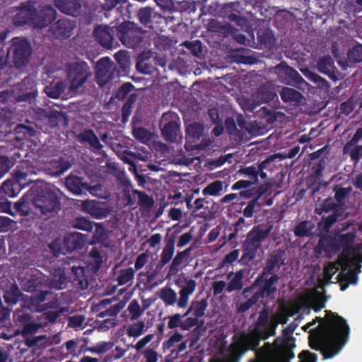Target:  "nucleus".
Returning <instances> with one entry per match:
<instances>
[{
  "instance_id": "47",
  "label": "nucleus",
  "mask_w": 362,
  "mask_h": 362,
  "mask_svg": "<svg viewBox=\"0 0 362 362\" xmlns=\"http://www.w3.org/2000/svg\"><path fill=\"white\" fill-rule=\"evenodd\" d=\"M277 114L273 107L267 106L262 107L258 111L259 116L264 118L269 124H272L276 121Z\"/></svg>"
},
{
  "instance_id": "48",
  "label": "nucleus",
  "mask_w": 362,
  "mask_h": 362,
  "mask_svg": "<svg viewBox=\"0 0 362 362\" xmlns=\"http://www.w3.org/2000/svg\"><path fill=\"white\" fill-rule=\"evenodd\" d=\"M135 272L132 267L121 269L117 277L118 285L122 286L131 281L134 276Z\"/></svg>"
},
{
  "instance_id": "59",
  "label": "nucleus",
  "mask_w": 362,
  "mask_h": 362,
  "mask_svg": "<svg viewBox=\"0 0 362 362\" xmlns=\"http://www.w3.org/2000/svg\"><path fill=\"white\" fill-rule=\"evenodd\" d=\"M182 45L187 49L194 56H199L202 51V44L200 40L185 41Z\"/></svg>"
},
{
  "instance_id": "51",
  "label": "nucleus",
  "mask_w": 362,
  "mask_h": 362,
  "mask_svg": "<svg viewBox=\"0 0 362 362\" xmlns=\"http://www.w3.org/2000/svg\"><path fill=\"white\" fill-rule=\"evenodd\" d=\"M257 40L262 45L267 47L274 43V35L269 29L261 30L257 32Z\"/></svg>"
},
{
  "instance_id": "6",
  "label": "nucleus",
  "mask_w": 362,
  "mask_h": 362,
  "mask_svg": "<svg viewBox=\"0 0 362 362\" xmlns=\"http://www.w3.org/2000/svg\"><path fill=\"white\" fill-rule=\"evenodd\" d=\"M48 278L39 271L30 276L24 283V291L31 293L30 296L24 295V308L30 310L31 306L37 307L47 299L51 292L47 290Z\"/></svg>"
},
{
  "instance_id": "29",
  "label": "nucleus",
  "mask_w": 362,
  "mask_h": 362,
  "mask_svg": "<svg viewBox=\"0 0 362 362\" xmlns=\"http://www.w3.org/2000/svg\"><path fill=\"white\" fill-rule=\"evenodd\" d=\"M180 133V125L178 122L171 120L167 122L161 129V134L166 141L176 142Z\"/></svg>"
},
{
  "instance_id": "39",
  "label": "nucleus",
  "mask_w": 362,
  "mask_h": 362,
  "mask_svg": "<svg viewBox=\"0 0 362 362\" xmlns=\"http://www.w3.org/2000/svg\"><path fill=\"white\" fill-rule=\"evenodd\" d=\"M314 224L308 221L298 223L293 230L296 237H310L312 235Z\"/></svg>"
},
{
  "instance_id": "42",
  "label": "nucleus",
  "mask_w": 362,
  "mask_h": 362,
  "mask_svg": "<svg viewBox=\"0 0 362 362\" xmlns=\"http://www.w3.org/2000/svg\"><path fill=\"white\" fill-rule=\"evenodd\" d=\"M66 89V85L64 81H58L54 84L46 86L45 92L49 98L57 99Z\"/></svg>"
},
{
  "instance_id": "2",
  "label": "nucleus",
  "mask_w": 362,
  "mask_h": 362,
  "mask_svg": "<svg viewBox=\"0 0 362 362\" xmlns=\"http://www.w3.org/2000/svg\"><path fill=\"white\" fill-rule=\"evenodd\" d=\"M31 202L41 215L50 218L61 209V202L57 194L47 187L39 186L36 182L24 194V207L25 203Z\"/></svg>"
},
{
  "instance_id": "17",
  "label": "nucleus",
  "mask_w": 362,
  "mask_h": 362,
  "mask_svg": "<svg viewBox=\"0 0 362 362\" xmlns=\"http://www.w3.org/2000/svg\"><path fill=\"white\" fill-rule=\"evenodd\" d=\"M114 63L109 57L101 58L97 63L95 77L99 84L103 85L113 79Z\"/></svg>"
},
{
  "instance_id": "20",
  "label": "nucleus",
  "mask_w": 362,
  "mask_h": 362,
  "mask_svg": "<svg viewBox=\"0 0 362 362\" xmlns=\"http://www.w3.org/2000/svg\"><path fill=\"white\" fill-rule=\"evenodd\" d=\"M28 315L24 314V344L28 347L38 346L42 341L46 339L45 336H38L35 337H27L26 335L36 333L42 325L36 322L26 323Z\"/></svg>"
},
{
  "instance_id": "14",
  "label": "nucleus",
  "mask_w": 362,
  "mask_h": 362,
  "mask_svg": "<svg viewBox=\"0 0 362 362\" xmlns=\"http://www.w3.org/2000/svg\"><path fill=\"white\" fill-rule=\"evenodd\" d=\"M116 28L117 26L98 25L93 30V37L102 47L111 49L117 37Z\"/></svg>"
},
{
  "instance_id": "33",
  "label": "nucleus",
  "mask_w": 362,
  "mask_h": 362,
  "mask_svg": "<svg viewBox=\"0 0 362 362\" xmlns=\"http://www.w3.org/2000/svg\"><path fill=\"white\" fill-rule=\"evenodd\" d=\"M78 139L81 143H88L90 147L95 150H100L103 147L92 129H85L81 132L78 135Z\"/></svg>"
},
{
  "instance_id": "60",
  "label": "nucleus",
  "mask_w": 362,
  "mask_h": 362,
  "mask_svg": "<svg viewBox=\"0 0 362 362\" xmlns=\"http://www.w3.org/2000/svg\"><path fill=\"white\" fill-rule=\"evenodd\" d=\"M133 136L141 143H146L151 139V133L144 127H138L133 130Z\"/></svg>"
},
{
  "instance_id": "3",
  "label": "nucleus",
  "mask_w": 362,
  "mask_h": 362,
  "mask_svg": "<svg viewBox=\"0 0 362 362\" xmlns=\"http://www.w3.org/2000/svg\"><path fill=\"white\" fill-rule=\"evenodd\" d=\"M273 225L264 228L262 225L254 226L247 234L242 245L243 255L238 262L243 266L248 265L256 257L262 243L269 235Z\"/></svg>"
},
{
  "instance_id": "4",
  "label": "nucleus",
  "mask_w": 362,
  "mask_h": 362,
  "mask_svg": "<svg viewBox=\"0 0 362 362\" xmlns=\"http://www.w3.org/2000/svg\"><path fill=\"white\" fill-rule=\"evenodd\" d=\"M278 325L276 321L272 320L262 332L252 331L251 335L245 336L240 341L230 344L228 351H231L240 361L243 354L248 350H257L260 340H266L276 334Z\"/></svg>"
},
{
  "instance_id": "9",
  "label": "nucleus",
  "mask_w": 362,
  "mask_h": 362,
  "mask_svg": "<svg viewBox=\"0 0 362 362\" xmlns=\"http://www.w3.org/2000/svg\"><path fill=\"white\" fill-rule=\"evenodd\" d=\"M297 325L293 322L290 323L283 329L281 336L277 337L273 343H270L272 350L289 362L295 357V338L292 335Z\"/></svg>"
},
{
  "instance_id": "7",
  "label": "nucleus",
  "mask_w": 362,
  "mask_h": 362,
  "mask_svg": "<svg viewBox=\"0 0 362 362\" xmlns=\"http://www.w3.org/2000/svg\"><path fill=\"white\" fill-rule=\"evenodd\" d=\"M279 280V275H271L268 279L258 284V289L253 291L248 298H245V301L236 303V311L238 313H245L259 302L262 303L265 296L270 297L276 293L277 290L276 284Z\"/></svg>"
},
{
  "instance_id": "11",
  "label": "nucleus",
  "mask_w": 362,
  "mask_h": 362,
  "mask_svg": "<svg viewBox=\"0 0 362 362\" xmlns=\"http://www.w3.org/2000/svg\"><path fill=\"white\" fill-rule=\"evenodd\" d=\"M91 75L90 67L86 62L81 61L69 64L66 73L69 91H77Z\"/></svg>"
},
{
  "instance_id": "61",
  "label": "nucleus",
  "mask_w": 362,
  "mask_h": 362,
  "mask_svg": "<svg viewBox=\"0 0 362 362\" xmlns=\"http://www.w3.org/2000/svg\"><path fill=\"white\" fill-rule=\"evenodd\" d=\"M337 268L333 263L325 265L323 270V284L327 285L331 283V279L337 272Z\"/></svg>"
},
{
  "instance_id": "46",
  "label": "nucleus",
  "mask_w": 362,
  "mask_h": 362,
  "mask_svg": "<svg viewBox=\"0 0 362 362\" xmlns=\"http://www.w3.org/2000/svg\"><path fill=\"white\" fill-rule=\"evenodd\" d=\"M269 313L268 308H264L259 313L257 322L255 324L254 331L262 332L271 322H269Z\"/></svg>"
},
{
  "instance_id": "13",
  "label": "nucleus",
  "mask_w": 362,
  "mask_h": 362,
  "mask_svg": "<svg viewBox=\"0 0 362 362\" xmlns=\"http://www.w3.org/2000/svg\"><path fill=\"white\" fill-rule=\"evenodd\" d=\"M37 93V88H32L30 92L24 91V103H28L30 105L28 108L25 110L26 105L24 104V114L28 115L35 120L34 122H45L49 112L45 109L33 106L35 103Z\"/></svg>"
},
{
  "instance_id": "19",
  "label": "nucleus",
  "mask_w": 362,
  "mask_h": 362,
  "mask_svg": "<svg viewBox=\"0 0 362 362\" xmlns=\"http://www.w3.org/2000/svg\"><path fill=\"white\" fill-rule=\"evenodd\" d=\"M112 303L111 299L105 298L100 300L97 303H94L91 307L92 312L99 313L97 315L98 317L103 318L105 317H115L118 315L120 312L123 305L119 303L112 305H110L108 308H106L108 305Z\"/></svg>"
},
{
  "instance_id": "43",
  "label": "nucleus",
  "mask_w": 362,
  "mask_h": 362,
  "mask_svg": "<svg viewBox=\"0 0 362 362\" xmlns=\"http://www.w3.org/2000/svg\"><path fill=\"white\" fill-rule=\"evenodd\" d=\"M159 297L166 306L173 305L177 300L176 292L168 287H164L160 290Z\"/></svg>"
},
{
  "instance_id": "36",
  "label": "nucleus",
  "mask_w": 362,
  "mask_h": 362,
  "mask_svg": "<svg viewBox=\"0 0 362 362\" xmlns=\"http://www.w3.org/2000/svg\"><path fill=\"white\" fill-rule=\"evenodd\" d=\"M203 126L199 123L194 122L186 128V140L188 142H196L203 134Z\"/></svg>"
},
{
  "instance_id": "44",
  "label": "nucleus",
  "mask_w": 362,
  "mask_h": 362,
  "mask_svg": "<svg viewBox=\"0 0 362 362\" xmlns=\"http://www.w3.org/2000/svg\"><path fill=\"white\" fill-rule=\"evenodd\" d=\"M94 223L85 217H76L71 221V226L81 230L90 232L94 226Z\"/></svg>"
},
{
  "instance_id": "32",
  "label": "nucleus",
  "mask_w": 362,
  "mask_h": 362,
  "mask_svg": "<svg viewBox=\"0 0 362 362\" xmlns=\"http://www.w3.org/2000/svg\"><path fill=\"white\" fill-rule=\"evenodd\" d=\"M244 271L243 269H240L235 273L233 272H230L228 274V279H230L232 276L233 277L231 279V280L229 281L227 287H226V291L228 293H231L235 291H240L243 290V277H244Z\"/></svg>"
},
{
  "instance_id": "63",
  "label": "nucleus",
  "mask_w": 362,
  "mask_h": 362,
  "mask_svg": "<svg viewBox=\"0 0 362 362\" xmlns=\"http://www.w3.org/2000/svg\"><path fill=\"white\" fill-rule=\"evenodd\" d=\"M134 85L130 82L122 84L116 92V98L118 100H124L134 89Z\"/></svg>"
},
{
  "instance_id": "55",
  "label": "nucleus",
  "mask_w": 362,
  "mask_h": 362,
  "mask_svg": "<svg viewBox=\"0 0 362 362\" xmlns=\"http://www.w3.org/2000/svg\"><path fill=\"white\" fill-rule=\"evenodd\" d=\"M192 306H194L193 309V316L197 317V318L202 317L204 315L205 311L208 307V301L206 299L204 298L201 300L198 301H192L191 303Z\"/></svg>"
},
{
  "instance_id": "16",
  "label": "nucleus",
  "mask_w": 362,
  "mask_h": 362,
  "mask_svg": "<svg viewBox=\"0 0 362 362\" xmlns=\"http://www.w3.org/2000/svg\"><path fill=\"white\" fill-rule=\"evenodd\" d=\"M275 70L281 81L286 84L296 86L300 85L304 82L301 75L295 69L289 66L284 62H281L276 65Z\"/></svg>"
},
{
  "instance_id": "1",
  "label": "nucleus",
  "mask_w": 362,
  "mask_h": 362,
  "mask_svg": "<svg viewBox=\"0 0 362 362\" xmlns=\"http://www.w3.org/2000/svg\"><path fill=\"white\" fill-rule=\"evenodd\" d=\"M317 322L319 325L309 330V346L320 351L324 360L332 358L340 353L348 341L349 326L343 317L331 310H325L324 317H316L305 327H310Z\"/></svg>"
},
{
  "instance_id": "27",
  "label": "nucleus",
  "mask_w": 362,
  "mask_h": 362,
  "mask_svg": "<svg viewBox=\"0 0 362 362\" xmlns=\"http://www.w3.org/2000/svg\"><path fill=\"white\" fill-rule=\"evenodd\" d=\"M279 93L281 100L285 103H290L294 106L299 105L302 103L303 99V94L294 88L284 87Z\"/></svg>"
},
{
  "instance_id": "5",
  "label": "nucleus",
  "mask_w": 362,
  "mask_h": 362,
  "mask_svg": "<svg viewBox=\"0 0 362 362\" xmlns=\"http://www.w3.org/2000/svg\"><path fill=\"white\" fill-rule=\"evenodd\" d=\"M356 231H349L346 233H337L333 236H326L320 238L319 247L325 251L326 255L336 254L341 249V255L348 262H351L349 256L354 252L352 245L356 238Z\"/></svg>"
},
{
  "instance_id": "12",
  "label": "nucleus",
  "mask_w": 362,
  "mask_h": 362,
  "mask_svg": "<svg viewBox=\"0 0 362 362\" xmlns=\"http://www.w3.org/2000/svg\"><path fill=\"white\" fill-rule=\"evenodd\" d=\"M76 26L77 23L75 20L63 17L52 23L49 31L55 39L63 40L70 38L74 35Z\"/></svg>"
},
{
  "instance_id": "40",
  "label": "nucleus",
  "mask_w": 362,
  "mask_h": 362,
  "mask_svg": "<svg viewBox=\"0 0 362 362\" xmlns=\"http://www.w3.org/2000/svg\"><path fill=\"white\" fill-rule=\"evenodd\" d=\"M333 191L334 192V200L340 207L344 210L346 203V199L351 192V187H343L339 185L334 186Z\"/></svg>"
},
{
  "instance_id": "64",
  "label": "nucleus",
  "mask_w": 362,
  "mask_h": 362,
  "mask_svg": "<svg viewBox=\"0 0 362 362\" xmlns=\"http://www.w3.org/2000/svg\"><path fill=\"white\" fill-rule=\"evenodd\" d=\"M299 362H317V355L309 350H303L298 356Z\"/></svg>"
},
{
  "instance_id": "8",
  "label": "nucleus",
  "mask_w": 362,
  "mask_h": 362,
  "mask_svg": "<svg viewBox=\"0 0 362 362\" xmlns=\"http://www.w3.org/2000/svg\"><path fill=\"white\" fill-rule=\"evenodd\" d=\"M24 25L30 24L35 28H45L56 20L57 11L51 6H43L39 9L30 8L24 3Z\"/></svg>"
},
{
  "instance_id": "26",
  "label": "nucleus",
  "mask_w": 362,
  "mask_h": 362,
  "mask_svg": "<svg viewBox=\"0 0 362 362\" xmlns=\"http://www.w3.org/2000/svg\"><path fill=\"white\" fill-rule=\"evenodd\" d=\"M65 185L70 192L76 195L82 194L83 189H88V185L83 177L73 175L66 177Z\"/></svg>"
},
{
  "instance_id": "28",
  "label": "nucleus",
  "mask_w": 362,
  "mask_h": 362,
  "mask_svg": "<svg viewBox=\"0 0 362 362\" xmlns=\"http://www.w3.org/2000/svg\"><path fill=\"white\" fill-rule=\"evenodd\" d=\"M318 71L329 76L331 79H335V70L334 62L331 56L326 55L320 58L317 62Z\"/></svg>"
},
{
  "instance_id": "23",
  "label": "nucleus",
  "mask_w": 362,
  "mask_h": 362,
  "mask_svg": "<svg viewBox=\"0 0 362 362\" xmlns=\"http://www.w3.org/2000/svg\"><path fill=\"white\" fill-rule=\"evenodd\" d=\"M193 249L194 247L191 245L187 249L177 252L169 266L168 276L170 277L177 275L179 272L185 267V263L187 261L188 257Z\"/></svg>"
},
{
  "instance_id": "57",
  "label": "nucleus",
  "mask_w": 362,
  "mask_h": 362,
  "mask_svg": "<svg viewBox=\"0 0 362 362\" xmlns=\"http://www.w3.org/2000/svg\"><path fill=\"white\" fill-rule=\"evenodd\" d=\"M343 211L332 212L327 216H322L321 224L325 231H328L329 228L335 223L338 218L342 215Z\"/></svg>"
},
{
  "instance_id": "45",
  "label": "nucleus",
  "mask_w": 362,
  "mask_h": 362,
  "mask_svg": "<svg viewBox=\"0 0 362 362\" xmlns=\"http://www.w3.org/2000/svg\"><path fill=\"white\" fill-rule=\"evenodd\" d=\"M68 310L69 308L67 307H62L57 310H45L42 315V319L45 320V325H47V323L54 324L62 313L68 312Z\"/></svg>"
},
{
  "instance_id": "25",
  "label": "nucleus",
  "mask_w": 362,
  "mask_h": 362,
  "mask_svg": "<svg viewBox=\"0 0 362 362\" xmlns=\"http://www.w3.org/2000/svg\"><path fill=\"white\" fill-rule=\"evenodd\" d=\"M84 244V236L78 232L68 233L64 238V248L69 253H71L77 249L82 248Z\"/></svg>"
},
{
  "instance_id": "62",
  "label": "nucleus",
  "mask_w": 362,
  "mask_h": 362,
  "mask_svg": "<svg viewBox=\"0 0 362 362\" xmlns=\"http://www.w3.org/2000/svg\"><path fill=\"white\" fill-rule=\"evenodd\" d=\"M133 193L138 195L139 204L141 207H151L153 204V200L146 192L139 190H134Z\"/></svg>"
},
{
  "instance_id": "58",
  "label": "nucleus",
  "mask_w": 362,
  "mask_h": 362,
  "mask_svg": "<svg viewBox=\"0 0 362 362\" xmlns=\"http://www.w3.org/2000/svg\"><path fill=\"white\" fill-rule=\"evenodd\" d=\"M348 59L351 62H362V45L357 44L349 49L347 53Z\"/></svg>"
},
{
  "instance_id": "56",
  "label": "nucleus",
  "mask_w": 362,
  "mask_h": 362,
  "mask_svg": "<svg viewBox=\"0 0 362 362\" xmlns=\"http://www.w3.org/2000/svg\"><path fill=\"white\" fill-rule=\"evenodd\" d=\"M115 59L123 72H127L130 68V59L124 52L119 51L115 54Z\"/></svg>"
},
{
  "instance_id": "37",
  "label": "nucleus",
  "mask_w": 362,
  "mask_h": 362,
  "mask_svg": "<svg viewBox=\"0 0 362 362\" xmlns=\"http://www.w3.org/2000/svg\"><path fill=\"white\" fill-rule=\"evenodd\" d=\"M344 210L340 207L339 204L337 203L332 197H328L325 199L322 204L320 208H316L315 212L318 215H322V213H328L330 211L337 212V211H343Z\"/></svg>"
},
{
  "instance_id": "49",
  "label": "nucleus",
  "mask_w": 362,
  "mask_h": 362,
  "mask_svg": "<svg viewBox=\"0 0 362 362\" xmlns=\"http://www.w3.org/2000/svg\"><path fill=\"white\" fill-rule=\"evenodd\" d=\"M223 190V182L221 180H216L209 184L202 190L204 195L218 196Z\"/></svg>"
},
{
  "instance_id": "30",
  "label": "nucleus",
  "mask_w": 362,
  "mask_h": 362,
  "mask_svg": "<svg viewBox=\"0 0 362 362\" xmlns=\"http://www.w3.org/2000/svg\"><path fill=\"white\" fill-rule=\"evenodd\" d=\"M277 98L276 93L273 85L270 83L262 84L257 91V99L260 103H269Z\"/></svg>"
},
{
  "instance_id": "34",
  "label": "nucleus",
  "mask_w": 362,
  "mask_h": 362,
  "mask_svg": "<svg viewBox=\"0 0 362 362\" xmlns=\"http://www.w3.org/2000/svg\"><path fill=\"white\" fill-rule=\"evenodd\" d=\"M284 264V259H283V255L279 252L270 256L264 267L266 271L269 272L271 275H277L276 272H278Z\"/></svg>"
},
{
  "instance_id": "22",
  "label": "nucleus",
  "mask_w": 362,
  "mask_h": 362,
  "mask_svg": "<svg viewBox=\"0 0 362 362\" xmlns=\"http://www.w3.org/2000/svg\"><path fill=\"white\" fill-rule=\"evenodd\" d=\"M58 10L68 16L77 17L82 12V0H54Z\"/></svg>"
},
{
  "instance_id": "52",
  "label": "nucleus",
  "mask_w": 362,
  "mask_h": 362,
  "mask_svg": "<svg viewBox=\"0 0 362 362\" xmlns=\"http://www.w3.org/2000/svg\"><path fill=\"white\" fill-rule=\"evenodd\" d=\"M146 331L144 321H138L131 325L127 330V334L130 337H139Z\"/></svg>"
},
{
  "instance_id": "18",
  "label": "nucleus",
  "mask_w": 362,
  "mask_h": 362,
  "mask_svg": "<svg viewBox=\"0 0 362 362\" xmlns=\"http://www.w3.org/2000/svg\"><path fill=\"white\" fill-rule=\"evenodd\" d=\"M83 211L90 214L96 219L107 218L110 214V210L102 202L94 200H85L81 203Z\"/></svg>"
},
{
  "instance_id": "35",
  "label": "nucleus",
  "mask_w": 362,
  "mask_h": 362,
  "mask_svg": "<svg viewBox=\"0 0 362 362\" xmlns=\"http://www.w3.org/2000/svg\"><path fill=\"white\" fill-rule=\"evenodd\" d=\"M70 279L74 285L81 288H86L88 285L84 275V269L82 267H71Z\"/></svg>"
},
{
  "instance_id": "38",
  "label": "nucleus",
  "mask_w": 362,
  "mask_h": 362,
  "mask_svg": "<svg viewBox=\"0 0 362 362\" xmlns=\"http://www.w3.org/2000/svg\"><path fill=\"white\" fill-rule=\"evenodd\" d=\"M269 275H271V274L267 272L265 267H264L261 274L258 275L253 283L250 286L244 288V289L242 291V298H248V297L250 296V295L254 291L255 286H257L258 284H260L262 282H264V281H266V279H268L269 278L267 277Z\"/></svg>"
},
{
  "instance_id": "50",
  "label": "nucleus",
  "mask_w": 362,
  "mask_h": 362,
  "mask_svg": "<svg viewBox=\"0 0 362 362\" xmlns=\"http://www.w3.org/2000/svg\"><path fill=\"white\" fill-rule=\"evenodd\" d=\"M18 296V289L16 285L13 284H11L8 288H6L4 294L5 302L10 305H13L16 303Z\"/></svg>"
},
{
  "instance_id": "54",
  "label": "nucleus",
  "mask_w": 362,
  "mask_h": 362,
  "mask_svg": "<svg viewBox=\"0 0 362 362\" xmlns=\"http://www.w3.org/2000/svg\"><path fill=\"white\" fill-rule=\"evenodd\" d=\"M89 256L93 262L89 264L91 267V269L94 272L98 271L103 263L100 252L96 247H93L89 253Z\"/></svg>"
},
{
  "instance_id": "21",
  "label": "nucleus",
  "mask_w": 362,
  "mask_h": 362,
  "mask_svg": "<svg viewBox=\"0 0 362 362\" xmlns=\"http://www.w3.org/2000/svg\"><path fill=\"white\" fill-rule=\"evenodd\" d=\"M175 234H167L164 239L165 245L160 254V259L156 266V269H161L170 262L175 253Z\"/></svg>"
},
{
  "instance_id": "53",
  "label": "nucleus",
  "mask_w": 362,
  "mask_h": 362,
  "mask_svg": "<svg viewBox=\"0 0 362 362\" xmlns=\"http://www.w3.org/2000/svg\"><path fill=\"white\" fill-rule=\"evenodd\" d=\"M345 270L346 269L344 268L342 271L339 272L338 274L339 277L349 282L350 284H356L358 281L357 269L349 268L346 272Z\"/></svg>"
},
{
  "instance_id": "31",
  "label": "nucleus",
  "mask_w": 362,
  "mask_h": 362,
  "mask_svg": "<svg viewBox=\"0 0 362 362\" xmlns=\"http://www.w3.org/2000/svg\"><path fill=\"white\" fill-rule=\"evenodd\" d=\"M66 268L58 267L54 269L49 286L57 289H63L67 284Z\"/></svg>"
},
{
  "instance_id": "10",
  "label": "nucleus",
  "mask_w": 362,
  "mask_h": 362,
  "mask_svg": "<svg viewBox=\"0 0 362 362\" xmlns=\"http://www.w3.org/2000/svg\"><path fill=\"white\" fill-rule=\"evenodd\" d=\"M117 37L127 48L137 49L142 47L144 31L134 23L124 21L116 28Z\"/></svg>"
},
{
  "instance_id": "15",
  "label": "nucleus",
  "mask_w": 362,
  "mask_h": 362,
  "mask_svg": "<svg viewBox=\"0 0 362 362\" xmlns=\"http://www.w3.org/2000/svg\"><path fill=\"white\" fill-rule=\"evenodd\" d=\"M362 139V127L358 128L352 138L343 146V153L349 154L351 160L356 164L362 158V145L358 143Z\"/></svg>"
},
{
  "instance_id": "41",
  "label": "nucleus",
  "mask_w": 362,
  "mask_h": 362,
  "mask_svg": "<svg viewBox=\"0 0 362 362\" xmlns=\"http://www.w3.org/2000/svg\"><path fill=\"white\" fill-rule=\"evenodd\" d=\"M153 13V10L149 7H145L139 9L137 16L140 23L146 28L153 29L152 20Z\"/></svg>"
},
{
  "instance_id": "24",
  "label": "nucleus",
  "mask_w": 362,
  "mask_h": 362,
  "mask_svg": "<svg viewBox=\"0 0 362 362\" xmlns=\"http://www.w3.org/2000/svg\"><path fill=\"white\" fill-rule=\"evenodd\" d=\"M248 362H289L286 361L272 350L269 342L264 344L257 350L256 358L251 359Z\"/></svg>"
}]
</instances>
